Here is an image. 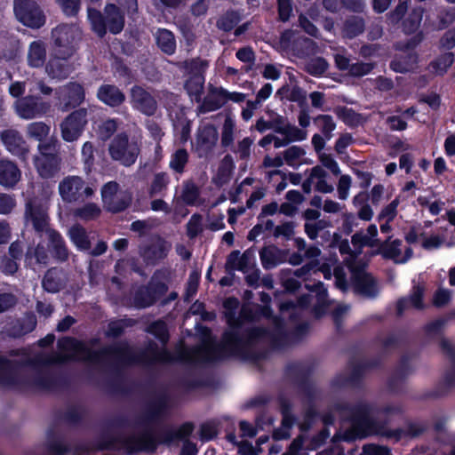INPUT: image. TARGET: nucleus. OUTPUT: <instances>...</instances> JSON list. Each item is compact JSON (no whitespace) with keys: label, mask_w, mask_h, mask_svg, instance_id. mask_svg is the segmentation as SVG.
Masks as SVG:
<instances>
[{"label":"nucleus","mask_w":455,"mask_h":455,"mask_svg":"<svg viewBox=\"0 0 455 455\" xmlns=\"http://www.w3.org/2000/svg\"><path fill=\"white\" fill-rule=\"evenodd\" d=\"M225 103L224 97L220 95V89H216L212 94L205 98L202 108L204 112L214 111L220 108Z\"/></svg>","instance_id":"56"},{"label":"nucleus","mask_w":455,"mask_h":455,"mask_svg":"<svg viewBox=\"0 0 455 455\" xmlns=\"http://www.w3.org/2000/svg\"><path fill=\"white\" fill-rule=\"evenodd\" d=\"M335 409L348 415L347 419L351 425L355 424L364 418L367 414H371V406L365 402H359L355 404H351L347 402H339L335 403Z\"/></svg>","instance_id":"23"},{"label":"nucleus","mask_w":455,"mask_h":455,"mask_svg":"<svg viewBox=\"0 0 455 455\" xmlns=\"http://www.w3.org/2000/svg\"><path fill=\"white\" fill-rule=\"evenodd\" d=\"M170 183V176L167 172H157L154 175L152 180L149 194L154 196L156 195L162 194L164 190H166L168 185Z\"/></svg>","instance_id":"51"},{"label":"nucleus","mask_w":455,"mask_h":455,"mask_svg":"<svg viewBox=\"0 0 455 455\" xmlns=\"http://www.w3.org/2000/svg\"><path fill=\"white\" fill-rule=\"evenodd\" d=\"M281 134L285 136L290 142H292L304 140L307 132L288 123L287 125H285V128L281 129Z\"/></svg>","instance_id":"62"},{"label":"nucleus","mask_w":455,"mask_h":455,"mask_svg":"<svg viewBox=\"0 0 455 455\" xmlns=\"http://www.w3.org/2000/svg\"><path fill=\"white\" fill-rule=\"evenodd\" d=\"M129 100L132 108L145 116H154L157 111L156 97L140 85L135 84L130 89Z\"/></svg>","instance_id":"14"},{"label":"nucleus","mask_w":455,"mask_h":455,"mask_svg":"<svg viewBox=\"0 0 455 455\" xmlns=\"http://www.w3.org/2000/svg\"><path fill=\"white\" fill-rule=\"evenodd\" d=\"M315 298L316 301L314 307L315 320L321 318L329 312L331 303L328 300V291L323 282H315Z\"/></svg>","instance_id":"29"},{"label":"nucleus","mask_w":455,"mask_h":455,"mask_svg":"<svg viewBox=\"0 0 455 455\" xmlns=\"http://www.w3.org/2000/svg\"><path fill=\"white\" fill-rule=\"evenodd\" d=\"M326 175V172L321 166L315 165V179H317L315 183V191L321 193H331L333 191V186L324 180Z\"/></svg>","instance_id":"57"},{"label":"nucleus","mask_w":455,"mask_h":455,"mask_svg":"<svg viewBox=\"0 0 455 455\" xmlns=\"http://www.w3.org/2000/svg\"><path fill=\"white\" fill-rule=\"evenodd\" d=\"M97 98L104 104L115 108L125 100V94L114 84H102L97 92Z\"/></svg>","instance_id":"26"},{"label":"nucleus","mask_w":455,"mask_h":455,"mask_svg":"<svg viewBox=\"0 0 455 455\" xmlns=\"http://www.w3.org/2000/svg\"><path fill=\"white\" fill-rule=\"evenodd\" d=\"M351 243L355 247L354 251H356L358 254H361L362 250L364 246H377V244L379 243V239H371L368 235H365L361 232H356L352 235Z\"/></svg>","instance_id":"55"},{"label":"nucleus","mask_w":455,"mask_h":455,"mask_svg":"<svg viewBox=\"0 0 455 455\" xmlns=\"http://www.w3.org/2000/svg\"><path fill=\"white\" fill-rule=\"evenodd\" d=\"M392 236H388L384 242H379L377 244L378 249L374 254H379L386 259H395L401 255L402 241L395 239L390 241Z\"/></svg>","instance_id":"35"},{"label":"nucleus","mask_w":455,"mask_h":455,"mask_svg":"<svg viewBox=\"0 0 455 455\" xmlns=\"http://www.w3.org/2000/svg\"><path fill=\"white\" fill-rule=\"evenodd\" d=\"M68 55L60 54L52 58L45 66V72L52 79L62 80L73 71L72 66L67 60Z\"/></svg>","instance_id":"24"},{"label":"nucleus","mask_w":455,"mask_h":455,"mask_svg":"<svg viewBox=\"0 0 455 455\" xmlns=\"http://www.w3.org/2000/svg\"><path fill=\"white\" fill-rule=\"evenodd\" d=\"M44 235L47 237V245L52 256L60 262L67 261L69 250L61 234L52 228Z\"/></svg>","instance_id":"19"},{"label":"nucleus","mask_w":455,"mask_h":455,"mask_svg":"<svg viewBox=\"0 0 455 455\" xmlns=\"http://www.w3.org/2000/svg\"><path fill=\"white\" fill-rule=\"evenodd\" d=\"M171 278V271L169 269H159L156 270L152 275L148 286L157 299L164 296L168 291V282Z\"/></svg>","instance_id":"31"},{"label":"nucleus","mask_w":455,"mask_h":455,"mask_svg":"<svg viewBox=\"0 0 455 455\" xmlns=\"http://www.w3.org/2000/svg\"><path fill=\"white\" fill-rule=\"evenodd\" d=\"M224 306L227 309L226 318L230 330L223 335L220 344H215L211 339L205 340L202 345L185 349L182 356L188 362H214L229 355H235L243 359H258L262 355L259 347L264 344H270L275 348L298 343V340H279L273 339L269 340V332L260 327L242 329L241 321L235 317V313L231 310L232 307H237L238 301L235 299H228Z\"/></svg>","instance_id":"2"},{"label":"nucleus","mask_w":455,"mask_h":455,"mask_svg":"<svg viewBox=\"0 0 455 455\" xmlns=\"http://www.w3.org/2000/svg\"><path fill=\"white\" fill-rule=\"evenodd\" d=\"M14 12L16 18L25 26L37 28L45 22V17L34 0H15Z\"/></svg>","instance_id":"12"},{"label":"nucleus","mask_w":455,"mask_h":455,"mask_svg":"<svg viewBox=\"0 0 455 455\" xmlns=\"http://www.w3.org/2000/svg\"><path fill=\"white\" fill-rule=\"evenodd\" d=\"M24 218L27 223H31L39 236L52 229L50 227L48 206L36 199L26 203Z\"/></svg>","instance_id":"8"},{"label":"nucleus","mask_w":455,"mask_h":455,"mask_svg":"<svg viewBox=\"0 0 455 455\" xmlns=\"http://www.w3.org/2000/svg\"><path fill=\"white\" fill-rule=\"evenodd\" d=\"M219 138L216 127L212 124H205L197 130L196 140V150L199 157H204L214 148Z\"/></svg>","instance_id":"18"},{"label":"nucleus","mask_w":455,"mask_h":455,"mask_svg":"<svg viewBox=\"0 0 455 455\" xmlns=\"http://www.w3.org/2000/svg\"><path fill=\"white\" fill-rule=\"evenodd\" d=\"M180 198L186 205H196L199 203L200 188L192 179L183 181Z\"/></svg>","instance_id":"36"},{"label":"nucleus","mask_w":455,"mask_h":455,"mask_svg":"<svg viewBox=\"0 0 455 455\" xmlns=\"http://www.w3.org/2000/svg\"><path fill=\"white\" fill-rule=\"evenodd\" d=\"M88 110L85 108H78L60 123L61 138L67 142H73L79 139L87 124Z\"/></svg>","instance_id":"10"},{"label":"nucleus","mask_w":455,"mask_h":455,"mask_svg":"<svg viewBox=\"0 0 455 455\" xmlns=\"http://www.w3.org/2000/svg\"><path fill=\"white\" fill-rule=\"evenodd\" d=\"M58 347L60 353L31 355L22 349L12 351L11 359L0 357V385L19 390L48 388L51 379L41 366L70 359L95 364L109 360L116 363V344L95 351L75 339L64 338L58 341Z\"/></svg>","instance_id":"1"},{"label":"nucleus","mask_w":455,"mask_h":455,"mask_svg":"<svg viewBox=\"0 0 455 455\" xmlns=\"http://www.w3.org/2000/svg\"><path fill=\"white\" fill-rule=\"evenodd\" d=\"M359 255L358 252H353V254H350V257L344 259V263L350 272V279L354 276L368 274L366 272L368 264L363 259H358Z\"/></svg>","instance_id":"43"},{"label":"nucleus","mask_w":455,"mask_h":455,"mask_svg":"<svg viewBox=\"0 0 455 455\" xmlns=\"http://www.w3.org/2000/svg\"><path fill=\"white\" fill-rule=\"evenodd\" d=\"M108 150L113 161L130 167L135 164L140 147L137 140H130L126 133L121 132L109 142Z\"/></svg>","instance_id":"5"},{"label":"nucleus","mask_w":455,"mask_h":455,"mask_svg":"<svg viewBox=\"0 0 455 455\" xmlns=\"http://www.w3.org/2000/svg\"><path fill=\"white\" fill-rule=\"evenodd\" d=\"M168 397L165 395L156 396L148 406L147 418L150 421L160 419L168 410Z\"/></svg>","instance_id":"37"},{"label":"nucleus","mask_w":455,"mask_h":455,"mask_svg":"<svg viewBox=\"0 0 455 455\" xmlns=\"http://www.w3.org/2000/svg\"><path fill=\"white\" fill-rule=\"evenodd\" d=\"M157 300L156 295L153 293L150 287L143 285L139 287L133 295L134 306L138 308L150 307Z\"/></svg>","instance_id":"41"},{"label":"nucleus","mask_w":455,"mask_h":455,"mask_svg":"<svg viewBox=\"0 0 455 455\" xmlns=\"http://www.w3.org/2000/svg\"><path fill=\"white\" fill-rule=\"evenodd\" d=\"M156 44L162 52L172 55L176 50V41L173 34L165 28H159L155 35Z\"/></svg>","instance_id":"38"},{"label":"nucleus","mask_w":455,"mask_h":455,"mask_svg":"<svg viewBox=\"0 0 455 455\" xmlns=\"http://www.w3.org/2000/svg\"><path fill=\"white\" fill-rule=\"evenodd\" d=\"M204 77L201 74H195L189 77L186 82L185 88L188 93L194 97L196 102L201 100V96L204 92Z\"/></svg>","instance_id":"46"},{"label":"nucleus","mask_w":455,"mask_h":455,"mask_svg":"<svg viewBox=\"0 0 455 455\" xmlns=\"http://www.w3.org/2000/svg\"><path fill=\"white\" fill-rule=\"evenodd\" d=\"M100 213V208L94 203H88L74 210L75 217L86 221L97 219Z\"/></svg>","instance_id":"48"},{"label":"nucleus","mask_w":455,"mask_h":455,"mask_svg":"<svg viewBox=\"0 0 455 455\" xmlns=\"http://www.w3.org/2000/svg\"><path fill=\"white\" fill-rule=\"evenodd\" d=\"M55 95L60 104V109L63 112L78 107L85 99L84 87L76 82L58 87L55 90Z\"/></svg>","instance_id":"13"},{"label":"nucleus","mask_w":455,"mask_h":455,"mask_svg":"<svg viewBox=\"0 0 455 455\" xmlns=\"http://www.w3.org/2000/svg\"><path fill=\"white\" fill-rule=\"evenodd\" d=\"M21 179V171L9 159H0V186L5 188H14Z\"/></svg>","instance_id":"22"},{"label":"nucleus","mask_w":455,"mask_h":455,"mask_svg":"<svg viewBox=\"0 0 455 455\" xmlns=\"http://www.w3.org/2000/svg\"><path fill=\"white\" fill-rule=\"evenodd\" d=\"M337 115L339 118L349 127H356L361 123V114L355 112L353 108L342 107L339 108Z\"/></svg>","instance_id":"53"},{"label":"nucleus","mask_w":455,"mask_h":455,"mask_svg":"<svg viewBox=\"0 0 455 455\" xmlns=\"http://www.w3.org/2000/svg\"><path fill=\"white\" fill-rule=\"evenodd\" d=\"M365 22L362 17L351 16L343 25V31L348 38H354L364 31Z\"/></svg>","instance_id":"45"},{"label":"nucleus","mask_w":455,"mask_h":455,"mask_svg":"<svg viewBox=\"0 0 455 455\" xmlns=\"http://www.w3.org/2000/svg\"><path fill=\"white\" fill-rule=\"evenodd\" d=\"M306 151L299 146H291L283 152L284 162L291 166L296 167L305 162Z\"/></svg>","instance_id":"47"},{"label":"nucleus","mask_w":455,"mask_h":455,"mask_svg":"<svg viewBox=\"0 0 455 455\" xmlns=\"http://www.w3.org/2000/svg\"><path fill=\"white\" fill-rule=\"evenodd\" d=\"M51 127L44 122H33L27 125L26 132L28 138L38 142L48 138Z\"/></svg>","instance_id":"44"},{"label":"nucleus","mask_w":455,"mask_h":455,"mask_svg":"<svg viewBox=\"0 0 455 455\" xmlns=\"http://www.w3.org/2000/svg\"><path fill=\"white\" fill-rule=\"evenodd\" d=\"M17 205L13 195L0 192V215H8L12 212Z\"/></svg>","instance_id":"61"},{"label":"nucleus","mask_w":455,"mask_h":455,"mask_svg":"<svg viewBox=\"0 0 455 455\" xmlns=\"http://www.w3.org/2000/svg\"><path fill=\"white\" fill-rule=\"evenodd\" d=\"M58 140L54 137L45 139L37 146L38 155L36 156H57Z\"/></svg>","instance_id":"59"},{"label":"nucleus","mask_w":455,"mask_h":455,"mask_svg":"<svg viewBox=\"0 0 455 455\" xmlns=\"http://www.w3.org/2000/svg\"><path fill=\"white\" fill-rule=\"evenodd\" d=\"M58 191L61 200L67 204L84 203L95 193L82 177L76 175L63 178L59 183Z\"/></svg>","instance_id":"6"},{"label":"nucleus","mask_w":455,"mask_h":455,"mask_svg":"<svg viewBox=\"0 0 455 455\" xmlns=\"http://www.w3.org/2000/svg\"><path fill=\"white\" fill-rule=\"evenodd\" d=\"M68 283V276L62 268H49L42 280L43 289L50 293H57L64 289Z\"/></svg>","instance_id":"21"},{"label":"nucleus","mask_w":455,"mask_h":455,"mask_svg":"<svg viewBox=\"0 0 455 455\" xmlns=\"http://www.w3.org/2000/svg\"><path fill=\"white\" fill-rule=\"evenodd\" d=\"M259 256L262 266L266 269L276 267L284 259L283 251L274 245L262 248L259 251Z\"/></svg>","instance_id":"34"},{"label":"nucleus","mask_w":455,"mask_h":455,"mask_svg":"<svg viewBox=\"0 0 455 455\" xmlns=\"http://www.w3.org/2000/svg\"><path fill=\"white\" fill-rule=\"evenodd\" d=\"M147 331L156 337L163 344H165L169 339L167 326L164 321L158 320L152 323L147 328Z\"/></svg>","instance_id":"60"},{"label":"nucleus","mask_w":455,"mask_h":455,"mask_svg":"<svg viewBox=\"0 0 455 455\" xmlns=\"http://www.w3.org/2000/svg\"><path fill=\"white\" fill-rule=\"evenodd\" d=\"M172 249V243L160 236L153 237L150 243L141 249L140 255L148 265H156L165 259Z\"/></svg>","instance_id":"16"},{"label":"nucleus","mask_w":455,"mask_h":455,"mask_svg":"<svg viewBox=\"0 0 455 455\" xmlns=\"http://www.w3.org/2000/svg\"><path fill=\"white\" fill-rule=\"evenodd\" d=\"M351 286L357 294L373 298L379 291L377 283L371 274L354 276L350 279Z\"/></svg>","instance_id":"27"},{"label":"nucleus","mask_w":455,"mask_h":455,"mask_svg":"<svg viewBox=\"0 0 455 455\" xmlns=\"http://www.w3.org/2000/svg\"><path fill=\"white\" fill-rule=\"evenodd\" d=\"M281 411L283 415L282 424L281 427L275 429L273 433V438L275 440H284L290 438V430L294 424V418L291 413V408L287 402H282Z\"/></svg>","instance_id":"30"},{"label":"nucleus","mask_w":455,"mask_h":455,"mask_svg":"<svg viewBox=\"0 0 455 455\" xmlns=\"http://www.w3.org/2000/svg\"><path fill=\"white\" fill-rule=\"evenodd\" d=\"M189 160V154L185 148L176 149L170 157L169 168L176 174H183Z\"/></svg>","instance_id":"40"},{"label":"nucleus","mask_w":455,"mask_h":455,"mask_svg":"<svg viewBox=\"0 0 455 455\" xmlns=\"http://www.w3.org/2000/svg\"><path fill=\"white\" fill-rule=\"evenodd\" d=\"M255 267L253 253L246 251L243 254L239 251H232L227 259L226 268L228 272L239 270L243 273L250 272Z\"/></svg>","instance_id":"20"},{"label":"nucleus","mask_w":455,"mask_h":455,"mask_svg":"<svg viewBox=\"0 0 455 455\" xmlns=\"http://www.w3.org/2000/svg\"><path fill=\"white\" fill-rule=\"evenodd\" d=\"M360 455H391V450L387 446L367 443L363 446Z\"/></svg>","instance_id":"64"},{"label":"nucleus","mask_w":455,"mask_h":455,"mask_svg":"<svg viewBox=\"0 0 455 455\" xmlns=\"http://www.w3.org/2000/svg\"><path fill=\"white\" fill-rule=\"evenodd\" d=\"M16 115L24 120H31L46 115L51 104L36 95H27L17 99L13 103Z\"/></svg>","instance_id":"7"},{"label":"nucleus","mask_w":455,"mask_h":455,"mask_svg":"<svg viewBox=\"0 0 455 455\" xmlns=\"http://www.w3.org/2000/svg\"><path fill=\"white\" fill-rule=\"evenodd\" d=\"M58 54L71 56L75 44L81 38L80 29L74 25L61 24L52 32Z\"/></svg>","instance_id":"11"},{"label":"nucleus","mask_w":455,"mask_h":455,"mask_svg":"<svg viewBox=\"0 0 455 455\" xmlns=\"http://www.w3.org/2000/svg\"><path fill=\"white\" fill-rule=\"evenodd\" d=\"M276 96L281 100L298 102L302 108L305 103L307 94L306 92L296 85H284L277 91Z\"/></svg>","instance_id":"39"},{"label":"nucleus","mask_w":455,"mask_h":455,"mask_svg":"<svg viewBox=\"0 0 455 455\" xmlns=\"http://www.w3.org/2000/svg\"><path fill=\"white\" fill-rule=\"evenodd\" d=\"M381 360L379 357L356 361L353 358L347 362L348 372L337 373L331 380L330 387L334 390L351 388L360 390L364 386V378L368 371L379 368Z\"/></svg>","instance_id":"3"},{"label":"nucleus","mask_w":455,"mask_h":455,"mask_svg":"<svg viewBox=\"0 0 455 455\" xmlns=\"http://www.w3.org/2000/svg\"><path fill=\"white\" fill-rule=\"evenodd\" d=\"M36 169L43 179L54 177L60 169V158L57 156H34Z\"/></svg>","instance_id":"25"},{"label":"nucleus","mask_w":455,"mask_h":455,"mask_svg":"<svg viewBox=\"0 0 455 455\" xmlns=\"http://www.w3.org/2000/svg\"><path fill=\"white\" fill-rule=\"evenodd\" d=\"M451 363V369L446 371L443 380L433 390L425 394L426 398L436 399L445 396L455 387V361Z\"/></svg>","instance_id":"28"},{"label":"nucleus","mask_w":455,"mask_h":455,"mask_svg":"<svg viewBox=\"0 0 455 455\" xmlns=\"http://www.w3.org/2000/svg\"><path fill=\"white\" fill-rule=\"evenodd\" d=\"M315 126H316L322 132L325 139L330 140L332 137V131L336 127L331 116L319 115L315 116Z\"/></svg>","instance_id":"50"},{"label":"nucleus","mask_w":455,"mask_h":455,"mask_svg":"<svg viewBox=\"0 0 455 455\" xmlns=\"http://www.w3.org/2000/svg\"><path fill=\"white\" fill-rule=\"evenodd\" d=\"M122 445L128 453H133L138 451H154L156 449L157 443L153 433L146 431L140 435H132L124 438Z\"/></svg>","instance_id":"17"},{"label":"nucleus","mask_w":455,"mask_h":455,"mask_svg":"<svg viewBox=\"0 0 455 455\" xmlns=\"http://www.w3.org/2000/svg\"><path fill=\"white\" fill-rule=\"evenodd\" d=\"M67 235L78 250L88 251L91 248L88 232L82 225L74 224L68 228Z\"/></svg>","instance_id":"33"},{"label":"nucleus","mask_w":455,"mask_h":455,"mask_svg":"<svg viewBox=\"0 0 455 455\" xmlns=\"http://www.w3.org/2000/svg\"><path fill=\"white\" fill-rule=\"evenodd\" d=\"M35 259L36 264L46 266L49 261V255L46 248L41 243L30 246L26 252V259Z\"/></svg>","instance_id":"49"},{"label":"nucleus","mask_w":455,"mask_h":455,"mask_svg":"<svg viewBox=\"0 0 455 455\" xmlns=\"http://www.w3.org/2000/svg\"><path fill=\"white\" fill-rule=\"evenodd\" d=\"M87 13L92 29L100 38L104 37L108 31L117 35L124 29V15L114 4H106L103 12L88 7Z\"/></svg>","instance_id":"4"},{"label":"nucleus","mask_w":455,"mask_h":455,"mask_svg":"<svg viewBox=\"0 0 455 455\" xmlns=\"http://www.w3.org/2000/svg\"><path fill=\"white\" fill-rule=\"evenodd\" d=\"M366 438V435H361L355 427L351 425V427L347 428L344 431L339 430L337 431L332 438V443H339V442H346V443H353L356 441L357 439H364Z\"/></svg>","instance_id":"52"},{"label":"nucleus","mask_w":455,"mask_h":455,"mask_svg":"<svg viewBox=\"0 0 455 455\" xmlns=\"http://www.w3.org/2000/svg\"><path fill=\"white\" fill-rule=\"evenodd\" d=\"M253 140L246 137L238 141L235 147L233 146V152L243 160L248 159L251 156V148Z\"/></svg>","instance_id":"63"},{"label":"nucleus","mask_w":455,"mask_h":455,"mask_svg":"<svg viewBox=\"0 0 455 455\" xmlns=\"http://www.w3.org/2000/svg\"><path fill=\"white\" fill-rule=\"evenodd\" d=\"M419 61L416 52H409L405 55L395 57L390 61L389 67L395 73L405 74L412 71Z\"/></svg>","instance_id":"32"},{"label":"nucleus","mask_w":455,"mask_h":455,"mask_svg":"<svg viewBox=\"0 0 455 455\" xmlns=\"http://www.w3.org/2000/svg\"><path fill=\"white\" fill-rule=\"evenodd\" d=\"M0 140L12 156L19 157L21 161L28 159L29 146L18 130L10 128L0 131Z\"/></svg>","instance_id":"15"},{"label":"nucleus","mask_w":455,"mask_h":455,"mask_svg":"<svg viewBox=\"0 0 455 455\" xmlns=\"http://www.w3.org/2000/svg\"><path fill=\"white\" fill-rule=\"evenodd\" d=\"M101 198L105 208L112 212L125 210L132 202L131 194L120 189L116 181H109L102 187Z\"/></svg>","instance_id":"9"},{"label":"nucleus","mask_w":455,"mask_h":455,"mask_svg":"<svg viewBox=\"0 0 455 455\" xmlns=\"http://www.w3.org/2000/svg\"><path fill=\"white\" fill-rule=\"evenodd\" d=\"M235 129V124L231 117H227L224 121L222 131H221V145L224 148L233 146L234 133Z\"/></svg>","instance_id":"54"},{"label":"nucleus","mask_w":455,"mask_h":455,"mask_svg":"<svg viewBox=\"0 0 455 455\" xmlns=\"http://www.w3.org/2000/svg\"><path fill=\"white\" fill-rule=\"evenodd\" d=\"M240 21V15L236 12H228L217 21V27L224 31L232 30Z\"/></svg>","instance_id":"58"},{"label":"nucleus","mask_w":455,"mask_h":455,"mask_svg":"<svg viewBox=\"0 0 455 455\" xmlns=\"http://www.w3.org/2000/svg\"><path fill=\"white\" fill-rule=\"evenodd\" d=\"M46 51L43 43L35 41L30 44L28 52V61L31 67L39 68L43 66Z\"/></svg>","instance_id":"42"}]
</instances>
